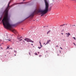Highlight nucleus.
Masks as SVG:
<instances>
[{"label":"nucleus","instance_id":"nucleus-1","mask_svg":"<svg viewBox=\"0 0 76 76\" xmlns=\"http://www.w3.org/2000/svg\"><path fill=\"white\" fill-rule=\"evenodd\" d=\"M10 3H11V1L9 2L7 7L4 12L3 14L5 16L2 20V23L5 28L8 29L11 28L12 26V25L10 23L8 19V11H9V7H10L9 5Z\"/></svg>","mask_w":76,"mask_h":76},{"label":"nucleus","instance_id":"nucleus-2","mask_svg":"<svg viewBox=\"0 0 76 76\" xmlns=\"http://www.w3.org/2000/svg\"><path fill=\"white\" fill-rule=\"evenodd\" d=\"M45 10H42L41 9L36 10L34 12H33L31 15V16H34V15L36 13H40L41 15V16H42L46 14L48 11V3L47 2L46 0H45Z\"/></svg>","mask_w":76,"mask_h":76},{"label":"nucleus","instance_id":"nucleus-3","mask_svg":"<svg viewBox=\"0 0 76 76\" xmlns=\"http://www.w3.org/2000/svg\"><path fill=\"white\" fill-rule=\"evenodd\" d=\"M11 31L15 34H16L17 33V31H16L15 29H11Z\"/></svg>","mask_w":76,"mask_h":76},{"label":"nucleus","instance_id":"nucleus-4","mask_svg":"<svg viewBox=\"0 0 76 76\" xmlns=\"http://www.w3.org/2000/svg\"><path fill=\"white\" fill-rule=\"evenodd\" d=\"M24 40L25 41H27V42H30V41H31L30 39H29L27 38L24 39Z\"/></svg>","mask_w":76,"mask_h":76},{"label":"nucleus","instance_id":"nucleus-5","mask_svg":"<svg viewBox=\"0 0 76 76\" xmlns=\"http://www.w3.org/2000/svg\"><path fill=\"white\" fill-rule=\"evenodd\" d=\"M50 42H51V40L50 39L49 40H48L47 42L46 43V44H49Z\"/></svg>","mask_w":76,"mask_h":76},{"label":"nucleus","instance_id":"nucleus-6","mask_svg":"<svg viewBox=\"0 0 76 76\" xmlns=\"http://www.w3.org/2000/svg\"><path fill=\"white\" fill-rule=\"evenodd\" d=\"M66 35H67V36H66V37H69V35H70V34L69 33H66Z\"/></svg>","mask_w":76,"mask_h":76},{"label":"nucleus","instance_id":"nucleus-7","mask_svg":"<svg viewBox=\"0 0 76 76\" xmlns=\"http://www.w3.org/2000/svg\"><path fill=\"white\" fill-rule=\"evenodd\" d=\"M39 43L40 44V46H41V47H42V45H41V42L40 41H39Z\"/></svg>","mask_w":76,"mask_h":76},{"label":"nucleus","instance_id":"nucleus-8","mask_svg":"<svg viewBox=\"0 0 76 76\" xmlns=\"http://www.w3.org/2000/svg\"><path fill=\"white\" fill-rule=\"evenodd\" d=\"M50 32H51V30H49L48 31L47 33V34H49V33H50Z\"/></svg>","mask_w":76,"mask_h":76},{"label":"nucleus","instance_id":"nucleus-9","mask_svg":"<svg viewBox=\"0 0 76 76\" xmlns=\"http://www.w3.org/2000/svg\"><path fill=\"white\" fill-rule=\"evenodd\" d=\"M46 0L47 2H48V4H49L48 7H49V3H48V2L47 1V0ZM44 1H45V0H44Z\"/></svg>","mask_w":76,"mask_h":76},{"label":"nucleus","instance_id":"nucleus-10","mask_svg":"<svg viewBox=\"0 0 76 76\" xmlns=\"http://www.w3.org/2000/svg\"><path fill=\"white\" fill-rule=\"evenodd\" d=\"M64 25H65V24H63V25H61L60 26H64Z\"/></svg>","mask_w":76,"mask_h":76},{"label":"nucleus","instance_id":"nucleus-11","mask_svg":"<svg viewBox=\"0 0 76 76\" xmlns=\"http://www.w3.org/2000/svg\"><path fill=\"white\" fill-rule=\"evenodd\" d=\"M30 42H34V41H32V40H31L30 41Z\"/></svg>","mask_w":76,"mask_h":76},{"label":"nucleus","instance_id":"nucleus-12","mask_svg":"<svg viewBox=\"0 0 76 76\" xmlns=\"http://www.w3.org/2000/svg\"><path fill=\"white\" fill-rule=\"evenodd\" d=\"M41 47H38V48H39V49H41Z\"/></svg>","mask_w":76,"mask_h":76},{"label":"nucleus","instance_id":"nucleus-13","mask_svg":"<svg viewBox=\"0 0 76 76\" xmlns=\"http://www.w3.org/2000/svg\"><path fill=\"white\" fill-rule=\"evenodd\" d=\"M22 38V37H20L19 38H18V39H20L21 38Z\"/></svg>","mask_w":76,"mask_h":76},{"label":"nucleus","instance_id":"nucleus-14","mask_svg":"<svg viewBox=\"0 0 76 76\" xmlns=\"http://www.w3.org/2000/svg\"><path fill=\"white\" fill-rule=\"evenodd\" d=\"M73 39H74L75 40H76V38H75V37H73Z\"/></svg>","mask_w":76,"mask_h":76},{"label":"nucleus","instance_id":"nucleus-15","mask_svg":"<svg viewBox=\"0 0 76 76\" xmlns=\"http://www.w3.org/2000/svg\"><path fill=\"white\" fill-rule=\"evenodd\" d=\"M35 55H36V56H38V54H37V53H36L35 54Z\"/></svg>","mask_w":76,"mask_h":76},{"label":"nucleus","instance_id":"nucleus-16","mask_svg":"<svg viewBox=\"0 0 76 76\" xmlns=\"http://www.w3.org/2000/svg\"><path fill=\"white\" fill-rule=\"evenodd\" d=\"M19 41H22V39H20L19 40Z\"/></svg>","mask_w":76,"mask_h":76},{"label":"nucleus","instance_id":"nucleus-17","mask_svg":"<svg viewBox=\"0 0 76 76\" xmlns=\"http://www.w3.org/2000/svg\"><path fill=\"white\" fill-rule=\"evenodd\" d=\"M9 48V47L7 46V49H8V48Z\"/></svg>","mask_w":76,"mask_h":76},{"label":"nucleus","instance_id":"nucleus-18","mask_svg":"<svg viewBox=\"0 0 76 76\" xmlns=\"http://www.w3.org/2000/svg\"><path fill=\"white\" fill-rule=\"evenodd\" d=\"M73 44H74V45H75V46H76V44H75V43H73Z\"/></svg>","mask_w":76,"mask_h":76},{"label":"nucleus","instance_id":"nucleus-19","mask_svg":"<svg viewBox=\"0 0 76 76\" xmlns=\"http://www.w3.org/2000/svg\"><path fill=\"white\" fill-rule=\"evenodd\" d=\"M14 52H15V53H17V51L16 50H14Z\"/></svg>","mask_w":76,"mask_h":76},{"label":"nucleus","instance_id":"nucleus-20","mask_svg":"<svg viewBox=\"0 0 76 76\" xmlns=\"http://www.w3.org/2000/svg\"><path fill=\"white\" fill-rule=\"evenodd\" d=\"M42 56L41 55L39 56V57H41Z\"/></svg>","mask_w":76,"mask_h":76},{"label":"nucleus","instance_id":"nucleus-21","mask_svg":"<svg viewBox=\"0 0 76 76\" xmlns=\"http://www.w3.org/2000/svg\"><path fill=\"white\" fill-rule=\"evenodd\" d=\"M60 48H61V50H63V48H62L61 47H60Z\"/></svg>","mask_w":76,"mask_h":76},{"label":"nucleus","instance_id":"nucleus-22","mask_svg":"<svg viewBox=\"0 0 76 76\" xmlns=\"http://www.w3.org/2000/svg\"><path fill=\"white\" fill-rule=\"evenodd\" d=\"M29 55H31V53H29Z\"/></svg>","mask_w":76,"mask_h":76},{"label":"nucleus","instance_id":"nucleus-23","mask_svg":"<svg viewBox=\"0 0 76 76\" xmlns=\"http://www.w3.org/2000/svg\"><path fill=\"white\" fill-rule=\"evenodd\" d=\"M31 45H33V44H31Z\"/></svg>","mask_w":76,"mask_h":76},{"label":"nucleus","instance_id":"nucleus-24","mask_svg":"<svg viewBox=\"0 0 76 76\" xmlns=\"http://www.w3.org/2000/svg\"><path fill=\"white\" fill-rule=\"evenodd\" d=\"M38 54H39V52H38Z\"/></svg>","mask_w":76,"mask_h":76},{"label":"nucleus","instance_id":"nucleus-25","mask_svg":"<svg viewBox=\"0 0 76 76\" xmlns=\"http://www.w3.org/2000/svg\"><path fill=\"white\" fill-rule=\"evenodd\" d=\"M61 34H62V35H63V33H61Z\"/></svg>","mask_w":76,"mask_h":76},{"label":"nucleus","instance_id":"nucleus-26","mask_svg":"<svg viewBox=\"0 0 76 76\" xmlns=\"http://www.w3.org/2000/svg\"><path fill=\"white\" fill-rule=\"evenodd\" d=\"M56 47H58V46H56Z\"/></svg>","mask_w":76,"mask_h":76},{"label":"nucleus","instance_id":"nucleus-27","mask_svg":"<svg viewBox=\"0 0 76 76\" xmlns=\"http://www.w3.org/2000/svg\"><path fill=\"white\" fill-rule=\"evenodd\" d=\"M25 0H23V1H24Z\"/></svg>","mask_w":76,"mask_h":76},{"label":"nucleus","instance_id":"nucleus-28","mask_svg":"<svg viewBox=\"0 0 76 76\" xmlns=\"http://www.w3.org/2000/svg\"><path fill=\"white\" fill-rule=\"evenodd\" d=\"M9 40V41H10V40Z\"/></svg>","mask_w":76,"mask_h":76},{"label":"nucleus","instance_id":"nucleus-29","mask_svg":"<svg viewBox=\"0 0 76 76\" xmlns=\"http://www.w3.org/2000/svg\"><path fill=\"white\" fill-rule=\"evenodd\" d=\"M50 10H51V9H50Z\"/></svg>","mask_w":76,"mask_h":76},{"label":"nucleus","instance_id":"nucleus-30","mask_svg":"<svg viewBox=\"0 0 76 76\" xmlns=\"http://www.w3.org/2000/svg\"><path fill=\"white\" fill-rule=\"evenodd\" d=\"M1 48L2 49L3 48Z\"/></svg>","mask_w":76,"mask_h":76},{"label":"nucleus","instance_id":"nucleus-31","mask_svg":"<svg viewBox=\"0 0 76 76\" xmlns=\"http://www.w3.org/2000/svg\"><path fill=\"white\" fill-rule=\"evenodd\" d=\"M63 41H65V40H63Z\"/></svg>","mask_w":76,"mask_h":76},{"label":"nucleus","instance_id":"nucleus-32","mask_svg":"<svg viewBox=\"0 0 76 76\" xmlns=\"http://www.w3.org/2000/svg\"><path fill=\"white\" fill-rule=\"evenodd\" d=\"M15 56H16V55H15Z\"/></svg>","mask_w":76,"mask_h":76},{"label":"nucleus","instance_id":"nucleus-33","mask_svg":"<svg viewBox=\"0 0 76 76\" xmlns=\"http://www.w3.org/2000/svg\"><path fill=\"white\" fill-rule=\"evenodd\" d=\"M0 46H1V45H0Z\"/></svg>","mask_w":76,"mask_h":76},{"label":"nucleus","instance_id":"nucleus-34","mask_svg":"<svg viewBox=\"0 0 76 76\" xmlns=\"http://www.w3.org/2000/svg\"><path fill=\"white\" fill-rule=\"evenodd\" d=\"M1 41V40H0V41Z\"/></svg>","mask_w":76,"mask_h":76},{"label":"nucleus","instance_id":"nucleus-35","mask_svg":"<svg viewBox=\"0 0 76 76\" xmlns=\"http://www.w3.org/2000/svg\"><path fill=\"white\" fill-rule=\"evenodd\" d=\"M23 3L22 2V3Z\"/></svg>","mask_w":76,"mask_h":76},{"label":"nucleus","instance_id":"nucleus-36","mask_svg":"<svg viewBox=\"0 0 76 76\" xmlns=\"http://www.w3.org/2000/svg\"><path fill=\"white\" fill-rule=\"evenodd\" d=\"M11 49H12V48H11Z\"/></svg>","mask_w":76,"mask_h":76},{"label":"nucleus","instance_id":"nucleus-37","mask_svg":"<svg viewBox=\"0 0 76 76\" xmlns=\"http://www.w3.org/2000/svg\"><path fill=\"white\" fill-rule=\"evenodd\" d=\"M22 29H23V28H22Z\"/></svg>","mask_w":76,"mask_h":76},{"label":"nucleus","instance_id":"nucleus-38","mask_svg":"<svg viewBox=\"0 0 76 76\" xmlns=\"http://www.w3.org/2000/svg\"><path fill=\"white\" fill-rule=\"evenodd\" d=\"M45 44V43H44V44Z\"/></svg>","mask_w":76,"mask_h":76},{"label":"nucleus","instance_id":"nucleus-39","mask_svg":"<svg viewBox=\"0 0 76 76\" xmlns=\"http://www.w3.org/2000/svg\"><path fill=\"white\" fill-rule=\"evenodd\" d=\"M66 25H67V24H66Z\"/></svg>","mask_w":76,"mask_h":76}]
</instances>
